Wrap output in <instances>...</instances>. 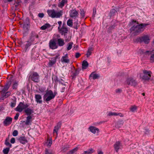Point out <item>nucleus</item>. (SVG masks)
Masks as SVG:
<instances>
[{
	"instance_id": "1a4fd4ad",
	"label": "nucleus",
	"mask_w": 154,
	"mask_h": 154,
	"mask_svg": "<svg viewBox=\"0 0 154 154\" xmlns=\"http://www.w3.org/2000/svg\"><path fill=\"white\" fill-rule=\"evenodd\" d=\"M38 34L34 32H32L30 34L29 40L30 41L34 43L36 41V40L38 38Z\"/></svg>"
},
{
	"instance_id": "09e8293b",
	"label": "nucleus",
	"mask_w": 154,
	"mask_h": 154,
	"mask_svg": "<svg viewBox=\"0 0 154 154\" xmlns=\"http://www.w3.org/2000/svg\"><path fill=\"white\" fill-rule=\"evenodd\" d=\"M11 94V93L9 91H8L6 92L4 95V96H3L4 97H5V98H6L8 97Z\"/></svg>"
},
{
	"instance_id": "680f3d73",
	"label": "nucleus",
	"mask_w": 154,
	"mask_h": 154,
	"mask_svg": "<svg viewBox=\"0 0 154 154\" xmlns=\"http://www.w3.org/2000/svg\"><path fill=\"white\" fill-rule=\"evenodd\" d=\"M11 143H14L15 142V139L14 138H12L10 140Z\"/></svg>"
},
{
	"instance_id": "f03ea898",
	"label": "nucleus",
	"mask_w": 154,
	"mask_h": 154,
	"mask_svg": "<svg viewBox=\"0 0 154 154\" xmlns=\"http://www.w3.org/2000/svg\"><path fill=\"white\" fill-rule=\"evenodd\" d=\"M47 13L49 16L52 18H59L62 16L63 11H56L54 9H52L48 10Z\"/></svg>"
},
{
	"instance_id": "7ed1b4c3",
	"label": "nucleus",
	"mask_w": 154,
	"mask_h": 154,
	"mask_svg": "<svg viewBox=\"0 0 154 154\" xmlns=\"http://www.w3.org/2000/svg\"><path fill=\"white\" fill-rule=\"evenodd\" d=\"M57 92L53 93L51 90L46 91L45 94L44 95L43 98L46 102H48L54 99L56 95Z\"/></svg>"
},
{
	"instance_id": "338daca9",
	"label": "nucleus",
	"mask_w": 154,
	"mask_h": 154,
	"mask_svg": "<svg viewBox=\"0 0 154 154\" xmlns=\"http://www.w3.org/2000/svg\"><path fill=\"white\" fill-rule=\"evenodd\" d=\"M116 12V11L115 9H112L111 11V13L112 12L113 13H115Z\"/></svg>"
},
{
	"instance_id": "a19ab883",
	"label": "nucleus",
	"mask_w": 154,
	"mask_h": 154,
	"mask_svg": "<svg viewBox=\"0 0 154 154\" xmlns=\"http://www.w3.org/2000/svg\"><path fill=\"white\" fill-rule=\"evenodd\" d=\"M34 43L30 41V40H29L27 42V43L26 44L25 46V48L27 49L32 44H33Z\"/></svg>"
},
{
	"instance_id": "de8ad7c7",
	"label": "nucleus",
	"mask_w": 154,
	"mask_h": 154,
	"mask_svg": "<svg viewBox=\"0 0 154 154\" xmlns=\"http://www.w3.org/2000/svg\"><path fill=\"white\" fill-rule=\"evenodd\" d=\"M116 112H109L108 114H107L108 116H116Z\"/></svg>"
},
{
	"instance_id": "7c9ffc66",
	"label": "nucleus",
	"mask_w": 154,
	"mask_h": 154,
	"mask_svg": "<svg viewBox=\"0 0 154 154\" xmlns=\"http://www.w3.org/2000/svg\"><path fill=\"white\" fill-rule=\"evenodd\" d=\"M78 147H76L68 152L66 154H73L78 151Z\"/></svg>"
},
{
	"instance_id": "dca6fc26",
	"label": "nucleus",
	"mask_w": 154,
	"mask_h": 154,
	"mask_svg": "<svg viewBox=\"0 0 154 154\" xmlns=\"http://www.w3.org/2000/svg\"><path fill=\"white\" fill-rule=\"evenodd\" d=\"M58 30L60 33L64 36L68 32V29L66 27H62Z\"/></svg>"
},
{
	"instance_id": "5701e85b",
	"label": "nucleus",
	"mask_w": 154,
	"mask_h": 154,
	"mask_svg": "<svg viewBox=\"0 0 154 154\" xmlns=\"http://www.w3.org/2000/svg\"><path fill=\"white\" fill-rule=\"evenodd\" d=\"M24 112L27 115L30 116V115L33 112V110L29 108H27L24 110Z\"/></svg>"
},
{
	"instance_id": "13d9d810",
	"label": "nucleus",
	"mask_w": 154,
	"mask_h": 154,
	"mask_svg": "<svg viewBox=\"0 0 154 154\" xmlns=\"http://www.w3.org/2000/svg\"><path fill=\"white\" fill-rule=\"evenodd\" d=\"M80 14L83 17H84L85 16V12L84 10H81Z\"/></svg>"
},
{
	"instance_id": "c756f323",
	"label": "nucleus",
	"mask_w": 154,
	"mask_h": 154,
	"mask_svg": "<svg viewBox=\"0 0 154 154\" xmlns=\"http://www.w3.org/2000/svg\"><path fill=\"white\" fill-rule=\"evenodd\" d=\"M88 66V63L86 61L84 60L83 61L82 63V68L83 69H86Z\"/></svg>"
},
{
	"instance_id": "6e6552de",
	"label": "nucleus",
	"mask_w": 154,
	"mask_h": 154,
	"mask_svg": "<svg viewBox=\"0 0 154 154\" xmlns=\"http://www.w3.org/2000/svg\"><path fill=\"white\" fill-rule=\"evenodd\" d=\"M29 78L36 82H38L39 81V75L36 72H33L31 73L29 76Z\"/></svg>"
},
{
	"instance_id": "2f4dec72",
	"label": "nucleus",
	"mask_w": 154,
	"mask_h": 154,
	"mask_svg": "<svg viewBox=\"0 0 154 154\" xmlns=\"http://www.w3.org/2000/svg\"><path fill=\"white\" fill-rule=\"evenodd\" d=\"M51 26V25L49 24V23H46L44 25H43V26H42L40 29H41L42 30H45L46 29L48 28H50Z\"/></svg>"
},
{
	"instance_id": "39448f33",
	"label": "nucleus",
	"mask_w": 154,
	"mask_h": 154,
	"mask_svg": "<svg viewBox=\"0 0 154 154\" xmlns=\"http://www.w3.org/2000/svg\"><path fill=\"white\" fill-rule=\"evenodd\" d=\"M150 40L149 37L147 35H144L142 36L138 37L135 39V41L137 42L144 43L145 44L149 43Z\"/></svg>"
},
{
	"instance_id": "a18cd8bd",
	"label": "nucleus",
	"mask_w": 154,
	"mask_h": 154,
	"mask_svg": "<svg viewBox=\"0 0 154 154\" xmlns=\"http://www.w3.org/2000/svg\"><path fill=\"white\" fill-rule=\"evenodd\" d=\"M9 150L10 148L8 147H7L3 150V152L4 154H8Z\"/></svg>"
},
{
	"instance_id": "423d86ee",
	"label": "nucleus",
	"mask_w": 154,
	"mask_h": 154,
	"mask_svg": "<svg viewBox=\"0 0 154 154\" xmlns=\"http://www.w3.org/2000/svg\"><path fill=\"white\" fill-rule=\"evenodd\" d=\"M29 105L24 102H20L18 106L15 109V110L19 112H21L24 109L27 108Z\"/></svg>"
},
{
	"instance_id": "c03bdc74",
	"label": "nucleus",
	"mask_w": 154,
	"mask_h": 154,
	"mask_svg": "<svg viewBox=\"0 0 154 154\" xmlns=\"http://www.w3.org/2000/svg\"><path fill=\"white\" fill-rule=\"evenodd\" d=\"M18 83L17 82H15L13 84L12 88L13 89H16L17 88Z\"/></svg>"
},
{
	"instance_id": "ea45409f",
	"label": "nucleus",
	"mask_w": 154,
	"mask_h": 154,
	"mask_svg": "<svg viewBox=\"0 0 154 154\" xmlns=\"http://www.w3.org/2000/svg\"><path fill=\"white\" fill-rule=\"evenodd\" d=\"M73 43L72 42H70L67 45V50L68 51L70 50L72 47Z\"/></svg>"
},
{
	"instance_id": "e2e57ef3",
	"label": "nucleus",
	"mask_w": 154,
	"mask_h": 154,
	"mask_svg": "<svg viewBox=\"0 0 154 154\" xmlns=\"http://www.w3.org/2000/svg\"><path fill=\"white\" fill-rule=\"evenodd\" d=\"M80 54L79 53H77L75 54V57L76 58H78L80 56Z\"/></svg>"
},
{
	"instance_id": "bf43d9fd",
	"label": "nucleus",
	"mask_w": 154,
	"mask_h": 154,
	"mask_svg": "<svg viewBox=\"0 0 154 154\" xmlns=\"http://www.w3.org/2000/svg\"><path fill=\"white\" fill-rule=\"evenodd\" d=\"M19 116V114L18 113H17L14 117V119H15L16 120H17L18 119Z\"/></svg>"
},
{
	"instance_id": "a211bd4d",
	"label": "nucleus",
	"mask_w": 154,
	"mask_h": 154,
	"mask_svg": "<svg viewBox=\"0 0 154 154\" xmlns=\"http://www.w3.org/2000/svg\"><path fill=\"white\" fill-rule=\"evenodd\" d=\"M61 62L62 63H69V60L68 59L67 54H66L64 56L62 57L61 59Z\"/></svg>"
},
{
	"instance_id": "c9c22d12",
	"label": "nucleus",
	"mask_w": 154,
	"mask_h": 154,
	"mask_svg": "<svg viewBox=\"0 0 154 154\" xmlns=\"http://www.w3.org/2000/svg\"><path fill=\"white\" fill-rule=\"evenodd\" d=\"M93 51V48L92 47L89 48L86 54L87 57H88L91 54L92 51Z\"/></svg>"
},
{
	"instance_id": "4be33fe9",
	"label": "nucleus",
	"mask_w": 154,
	"mask_h": 154,
	"mask_svg": "<svg viewBox=\"0 0 154 154\" xmlns=\"http://www.w3.org/2000/svg\"><path fill=\"white\" fill-rule=\"evenodd\" d=\"M18 140L22 144H25L28 142L25 136L20 137L18 139Z\"/></svg>"
},
{
	"instance_id": "cd10ccee",
	"label": "nucleus",
	"mask_w": 154,
	"mask_h": 154,
	"mask_svg": "<svg viewBox=\"0 0 154 154\" xmlns=\"http://www.w3.org/2000/svg\"><path fill=\"white\" fill-rule=\"evenodd\" d=\"M67 2V0H62L58 4V6L59 7L62 8L64 6L65 4H66Z\"/></svg>"
},
{
	"instance_id": "c85d7f7f",
	"label": "nucleus",
	"mask_w": 154,
	"mask_h": 154,
	"mask_svg": "<svg viewBox=\"0 0 154 154\" xmlns=\"http://www.w3.org/2000/svg\"><path fill=\"white\" fill-rule=\"evenodd\" d=\"M150 58L151 62H154V50H152L150 52Z\"/></svg>"
},
{
	"instance_id": "b1692460",
	"label": "nucleus",
	"mask_w": 154,
	"mask_h": 154,
	"mask_svg": "<svg viewBox=\"0 0 154 154\" xmlns=\"http://www.w3.org/2000/svg\"><path fill=\"white\" fill-rule=\"evenodd\" d=\"M32 117L31 116H28L26 118V120L25 122V124L26 125H31L32 122L31 119Z\"/></svg>"
},
{
	"instance_id": "603ef678",
	"label": "nucleus",
	"mask_w": 154,
	"mask_h": 154,
	"mask_svg": "<svg viewBox=\"0 0 154 154\" xmlns=\"http://www.w3.org/2000/svg\"><path fill=\"white\" fill-rule=\"evenodd\" d=\"M45 152V154H52V151L50 150L46 149Z\"/></svg>"
},
{
	"instance_id": "473e14b6",
	"label": "nucleus",
	"mask_w": 154,
	"mask_h": 154,
	"mask_svg": "<svg viewBox=\"0 0 154 154\" xmlns=\"http://www.w3.org/2000/svg\"><path fill=\"white\" fill-rule=\"evenodd\" d=\"M123 121L122 120H121L118 121L116 125V128H119L121 127L123 124Z\"/></svg>"
},
{
	"instance_id": "e433bc0d",
	"label": "nucleus",
	"mask_w": 154,
	"mask_h": 154,
	"mask_svg": "<svg viewBox=\"0 0 154 154\" xmlns=\"http://www.w3.org/2000/svg\"><path fill=\"white\" fill-rule=\"evenodd\" d=\"M137 109V107L135 105L131 106L130 108V110L132 112H134L136 111Z\"/></svg>"
},
{
	"instance_id": "9d476101",
	"label": "nucleus",
	"mask_w": 154,
	"mask_h": 154,
	"mask_svg": "<svg viewBox=\"0 0 154 154\" xmlns=\"http://www.w3.org/2000/svg\"><path fill=\"white\" fill-rule=\"evenodd\" d=\"M59 86L61 92H64L67 88L66 83H65L63 81H60Z\"/></svg>"
},
{
	"instance_id": "f8f14e48",
	"label": "nucleus",
	"mask_w": 154,
	"mask_h": 154,
	"mask_svg": "<svg viewBox=\"0 0 154 154\" xmlns=\"http://www.w3.org/2000/svg\"><path fill=\"white\" fill-rule=\"evenodd\" d=\"M127 83L129 85L135 86L137 84V82L133 78H129L126 80Z\"/></svg>"
},
{
	"instance_id": "393cba45",
	"label": "nucleus",
	"mask_w": 154,
	"mask_h": 154,
	"mask_svg": "<svg viewBox=\"0 0 154 154\" xmlns=\"http://www.w3.org/2000/svg\"><path fill=\"white\" fill-rule=\"evenodd\" d=\"M114 146L115 150L116 152H118L121 146L120 142V141L116 142L114 144Z\"/></svg>"
},
{
	"instance_id": "052dcab7",
	"label": "nucleus",
	"mask_w": 154,
	"mask_h": 154,
	"mask_svg": "<svg viewBox=\"0 0 154 154\" xmlns=\"http://www.w3.org/2000/svg\"><path fill=\"white\" fill-rule=\"evenodd\" d=\"M44 14L43 13H40L38 14V16L40 18H42L44 16Z\"/></svg>"
},
{
	"instance_id": "49530a36",
	"label": "nucleus",
	"mask_w": 154,
	"mask_h": 154,
	"mask_svg": "<svg viewBox=\"0 0 154 154\" xmlns=\"http://www.w3.org/2000/svg\"><path fill=\"white\" fill-rule=\"evenodd\" d=\"M5 143L7 146H9L10 147H11L12 146L11 144L8 141L7 139H6L5 140Z\"/></svg>"
},
{
	"instance_id": "20e7f679",
	"label": "nucleus",
	"mask_w": 154,
	"mask_h": 154,
	"mask_svg": "<svg viewBox=\"0 0 154 154\" xmlns=\"http://www.w3.org/2000/svg\"><path fill=\"white\" fill-rule=\"evenodd\" d=\"M152 72L146 70H143V73L140 74V76L142 79L145 81L149 80L151 76Z\"/></svg>"
},
{
	"instance_id": "f257e3e1",
	"label": "nucleus",
	"mask_w": 154,
	"mask_h": 154,
	"mask_svg": "<svg viewBox=\"0 0 154 154\" xmlns=\"http://www.w3.org/2000/svg\"><path fill=\"white\" fill-rule=\"evenodd\" d=\"M135 23L137 24H138L137 21L134 20H132L130 23L131 25H133V26L130 28V30L131 32H134V35H137L138 33L141 32V29H144L145 27L149 25V24L148 23H141L135 26L134 25V23Z\"/></svg>"
},
{
	"instance_id": "0eeeda50",
	"label": "nucleus",
	"mask_w": 154,
	"mask_h": 154,
	"mask_svg": "<svg viewBox=\"0 0 154 154\" xmlns=\"http://www.w3.org/2000/svg\"><path fill=\"white\" fill-rule=\"evenodd\" d=\"M30 22L29 19V18L27 17L23 21V34H25V33L27 32L29 28Z\"/></svg>"
},
{
	"instance_id": "412c9836",
	"label": "nucleus",
	"mask_w": 154,
	"mask_h": 154,
	"mask_svg": "<svg viewBox=\"0 0 154 154\" xmlns=\"http://www.w3.org/2000/svg\"><path fill=\"white\" fill-rule=\"evenodd\" d=\"M89 129L91 132L94 134L98 133L99 132V129L95 127L91 126L89 128Z\"/></svg>"
},
{
	"instance_id": "6ab92c4d",
	"label": "nucleus",
	"mask_w": 154,
	"mask_h": 154,
	"mask_svg": "<svg viewBox=\"0 0 154 154\" xmlns=\"http://www.w3.org/2000/svg\"><path fill=\"white\" fill-rule=\"evenodd\" d=\"M11 84V81L7 82L5 85L4 88L2 89V91L4 93H5L8 89Z\"/></svg>"
},
{
	"instance_id": "2eb2a0df",
	"label": "nucleus",
	"mask_w": 154,
	"mask_h": 154,
	"mask_svg": "<svg viewBox=\"0 0 154 154\" xmlns=\"http://www.w3.org/2000/svg\"><path fill=\"white\" fill-rule=\"evenodd\" d=\"M59 56V55H58L52 58L51 59V60H49L48 63V64L49 66H52L56 63L57 59L58 58Z\"/></svg>"
},
{
	"instance_id": "4468645a",
	"label": "nucleus",
	"mask_w": 154,
	"mask_h": 154,
	"mask_svg": "<svg viewBox=\"0 0 154 154\" xmlns=\"http://www.w3.org/2000/svg\"><path fill=\"white\" fill-rule=\"evenodd\" d=\"M78 15L79 14L75 10H72L70 11L69 16L70 17L73 18H75L78 17Z\"/></svg>"
},
{
	"instance_id": "f704fd0d",
	"label": "nucleus",
	"mask_w": 154,
	"mask_h": 154,
	"mask_svg": "<svg viewBox=\"0 0 154 154\" xmlns=\"http://www.w3.org/2000/svg\"><path fill=\"white\" fill-rule=\"evenodd\" d=\"M70 146L68 145H65L63 146L62 147V150L65 152L68 150L70 148Z\"/></svg>"
},
{
	"instance_id": "69168bd1",
	"label": "nucleus",
	"mask_w": 154,
	"mask_h": 154,
	"mask_svg": "<svg viewBox=\"0 0 154 154\" xmlns=\"http://www.w3.org/2000/svg\"><path fill=\"white\" fill-rule=\"evenodd\" d=\"M116 116H119L121 117H122L123 116L121 113H116Z\"/></svg>"
},
{
	"instance_id": "8fccbe9b",
	"label": "nucleus",
	"mask_w": 154,
	"mask_h": 154,
	"mask_svg": "<svg viewBox=\"0 0 154 154\" xmlns=\"http://www.w3.org/2000/svg\"><path fill=\"white\" fill-rule=\"evenodd\" d=\"M96 13V9L95 8H94L93 9V12L92 14V17L94 18L95 17V15Z\"/></svg>"
},
{
	"instance_id": "6e6d98bb",
	"label": "nucleus",
	"mask_w": 154,
	"mask_h": 154,
	"mask_svg": "<svg viewBox=\"0 0 154 154\" xmlns=\"http://www.w3.org/2000/svg\"><path fill=\"white\" fill-rule=\"evenodd\" d=\"M57 23L59 25V26L58 27V29H60V28L61 27V25L62 24V22L61 21H59Z\"/></svg>"
},
{
	"instance_id": "58836bf2",
	"label": "nucleus",
	"mask_w": 154,
	"mask_h": 154,
	"mask_svg": "<svg viewBox=\"0 0 154 154\" xmlns=\"http://www.w3.org/2000/svg\"><path fill=\"white\" fill-rule=\"evenodd\" d=\"M94 149L92 148H91L84 152L85 154H91L94 152Z\"/></svg>"
},
{
	"instance_id": "9b49d317",
	"label": "nucleus",
	"mask_w": 154,
	"mask_h": 154,
	"mask_svg": "<svg viewBox=\"0 0 154 154\" xmlns=\"http://www.w3.org/2000/svg\"><path fill=\"white\" fill-rule=\"evenodd\" d=\"M49 46L50 48L54 50L57 48L58 46L57 45L55 41L54 40H51L49 42Z\"/></svg>"
},
{
	"instance_id": "37998d69",
	"label": "nucleus",
	"mask_w": 154,
	"mask_h": 154,
	"mask_svg": "<svg viewBox=\"0 0 154 154\" xmlns=\"http://www.w3.org/2000/svg\"><path fill=\"white\" fill-rule=\"evenodd\" d=\"M52 79L53 81H54L56 83H57V82H59L60 83V81H62V80H59L57 76H55L54 77L52 78Z\"/></svg>"
},
{
	"instance_id": "72a5a7b5",
	"label": "nucleus",
	"mask_w": 154,
	"mask_h": 154,
	"mask_svg": "<svg viewBox=\"0 0 154 154\" xmlns=\"http://www.w3.org/2000/svg\"><path fill=\"white\" fill-rule=\"evenodd\" d=\"M90 77H92L93 79H95L98 78L99 77V75L97 74L94 73V72H92L90 75Z\"/></svg>"
},
{
	"instance_id": "a878e982",
	"label": "nucleus",
	"mask_w": 154,
	"mask_h": 154,
	"mask_svg": "<svg viewBox=\"0 0 154 154\" xmlns=\"http://www.w3.org/2000/svg\"><path fill=\"white\" fill-rule=\"evenodd\" d=\"M74 70L75 72H72V74L71 75L72 79H74L76 76L79 73V69L76 70L74 69Z\"/></svg>"
},
{
	"instance_id": "3c124183",
	"label": "nucleus",
	"mask_w": 154,
	"mask_h": 154,
	"mask_svg": "<svg viewBox=\"0 0 154 154\" xmlns=\"http://www.w3.org/2000/svg\"><path fill=\"white\" fill-rule=\"evenodd\" d=\"M18 134V132L17 130H15L13 132L12 135L14 136H16Z\"/></svg>"
},
{
	"instance_id": "ddd939ff",
	"label": "nucleus",
	"mask_w": 154,
	"mask_h": 154,
	"mask_svg": "<svg viewBox=\"0 0 154 154\" xmlns=\"http://www.w3.org/2000/svg\"><path fill=\"white\" fill-rule=\"evenodd\" d=\"M12 119L11 118L7 116L3 121V124L5 126L9 125L12 123Z\"/></svg>"
},
{
	"instance_id": "5fc2aeb1",
	"label": "nucleus",
	"mask_w": 154,
	"mask_h": 154,
	"mask_svg": "<svg viewBox=\"0 0 154 154\" xmlns=\"http://www.w3.org/2000/svg\"><path fill=\"white\" fill-rule=\"evenodd\" d=\"M114 27H115V26L114 25H112V26H110L108 28V30L109 31V32H110L111 30L113 29L114 28Z\"/></svg>"
},
{
	"instance_id": "bb28decb",
	"label": "nucleus",
	"mask_w": 154,
	"mask_h": 154,
	"mask_svg": "<svg viewBox=\"0 0 154 154\" xmlns=\"http://www.w3.org/2000/svg\"><path fill=\"white\" fill-rule=\"evenodd\" d=\"M57 41L58 45L60 46H63L65 44L64 40L62 38H60L58 39Z\"/></svg>"
},
{
	"instance_id": "79ce46f5",
	"label": "nucleus",
	"mask_w": 154,
	"mask_h": 154,
	"mask_svg": "<svg viewBox=\"0 0 154 154\" xmlns=\"http://www.w3.org/2000/svg\"><path fill=\"white\" fill-rule=\"evenodd\" d=\"M67 24L70 27H72V20L70 19H69L67 21Z\"/></svg>"
},
{
	"instance_id": "774afa93",
	"label": "nucleus",
	"mask_w": 154,
	"mask_h": 154,
	"mask_svg": "<svg viewBox=\"0 0 154 154\" xmlns=\"http://www.w3.org/2000/svg\"><path fill=\"white\" fill-rule=\"evenodd\" d=\"M98 154H103V152L102 151H98Z\"/></svg>"
},
{
	"instance_id": "4c0bfd02",
	"label": "nucleus",
	"mask_w": 154,
	"mask_h": 154,
	"mask_svg": "<svg viewBox=\"0 0 154 154\" xmlns=\"http://www.w3.org/2000/svg\"><path fill=\"white\" fill-rule=\"evenodd\" d=\"M16 103V98L12 101L10 104V106L13 108L15 106Z\"/></svg>"
},
{
	"instance_id": "aec40b11",
	"label": "nucleus",
	"mask_w": 154,
	"mask_h": 154,
	"mask_svg": "<svg viewBox=\"0 0 154 154\" xmlns=\"http://www.w3.org/2000/svg\"><path fill=\"white\" fill-rule=\"evenodd\" d=\"M35 101L37 103H41L42 102L41 95L38 94H35Z\"/></svg>"
},
{
	"instance_id": "4d7b16f0",
	"label": "nucleus",
	"mask_w": 154,
	"mask_h": 154,
	"mask_svg": "<svg viewBox=\"0 0 154 154\" xmlns=\"http://www.w3.org/2000/svg\"><path fill=\"white\" fill-rule=\"evenodd\" d=\"M52 144V140L51 139H50L48 143V146H51Z\"/></svg>"
},
{
	"instance_id": "864d4df0",
	"label": "nucleus",
	"mask_w": 154,
	"mask_h": 154,
	"mask_svg": "<svg viewBox=\"0 0 154 154\" xmlns=\"http://www.w3.org/2000/svg\"><path fill=\"white\" fill-rule=\"evenodd\" d=\"M122 89L118 88L116 89V92L117 94H119L122 92Z\"/></svg>"
},
{
	"instance_id": "0e129e2a",
	"label": "nucleus",
	"mask_w": 154,
	"mask_h": 154,
	"mask_svg": "<svg viewBox=\"0 0 154 154\" xmlns=\"http://www.w3.org/2000/svg\"><path fill=\"white\" fill-rule=\"evenodd\" d=\"M13 0H3L4 2L5 3H7L8 2H12Z\"/></svg>"
},
{
	"instance_id": "f3484780",
	"label": "nucleus",
	"mask_w": 154,
	"mask_h": 154,
	"mask_svg": "<svg viewBox=\"0 0 154 154\" xmlns=\"http://www.w3.org/2000/svg\"><path fill=\"white\" fill-rule=\"evenodd\" d=\"M61 125V123L60 122H58L56 125L55 126L53 130V133L54 134L56 133L57 136L56 137V138H57L58 135V131L59 129L60 128Z\"/></svg>"
}]
</instances>
